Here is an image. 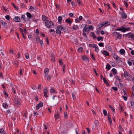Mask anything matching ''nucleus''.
<instances>
[{
    "instance_id": "58836bf2",
    "label": "nucleus",
    "mask_w": 134,
    "mask_h": 134,
    "mask_svg": "<svg viewBox=\"0 0 134 134\" xmlns=\"http://www.w3.org/2000/svg\"><path fill=\"white\" fill-rule=\"evenodd\" d=\"M109 107L111 108V110H112V111L113 112H115V109L111 106L110 105H109Z\"/></svg>"
},
{
    "instance_id": "6e6d98bb",
    "label": "nucleus",
    "mask_w": 134,
    "mask_h": 134,
    "mask_svg": "<svg viewBox=\"0 0 134 134\" xmlns=\"http://www.w3.org/2000/svg\"><path fill=\"white\" fill-rule=\"evenodd\" d=\"M59 62L61 65L63 64V62L61 59H60L59 60Z\"/></svg>"
},
{
    "instance_id": "bb28decb",
    "label": "nucleus",
    "mask_w": 134,
    "mask_h": 134,
    "mask_svg": "<svg viewBox=\"0 0 134 134\" xmlns=\"http://www.w3.org/2000/svg\"><path fill=\"white\" fill-rule=\"evenodd\" d=\"M103 54L105 55L108 56L109 55V53L106 51H103Z\"/></svg>"
},
{
    "instance_id": "a878e982",
    "label": "nucleus",
    "mask_w": 134,
    "mask_h": 134,
    "mask_svg": "<svg viewBox=\"0 0 134 134\" xmlns=\"http://www.w3.org/2000/svg\"><path fill=\"white\" fill-rule=\"evenodd\" d=\"M112 70L113 73L114 75H115L117 74V70L116 69L113 68Z\"/></svg>"
},
{
    "instance_id": "e433bc0d",
    "label": "nucleus",
    "mask_w": 134,
    "mask_h": 134,
    "mask_svg": "<svg viewBox=\"0 0 134 134\" xmlns=\"http://www.w3.org/2000/svg\"><path fill=\"white\" fill-rule=\"evenodd\" d=\"M131 96L132 100H134V91L132 92Z\"/></svg>"
},
{
    "instance_id": "9b49d317",
    "label": "nucleus",
    "mask_w": 134,
    "mask_h": 134,
    "mask_svg": "<svg viewBox=\"0 0 134 134\" xmlns=\"http://www.w3.org/2000/svg\"><path fill=\"white\" fill-rule=\"evenodd\" d=\"M14 20L16 22H20L21 21L20 18L18 16L15 17L14 19Z\"/></svg>"
},
{
    "instance_id": "20e7f679",
    "label": "nucleus",
    "mask_w": 134,
    "mask_h": 134,
    "mask_svg": "<svg viewBox=\"0 0 134 134\" xmlns=\"http://www.w3.org/2000/svg\"><path fill=\"white\" fill-rule=\"evenodd\" d=\"M126 36L134 40V34H132L131 32H129L126 35Z\"/></svg>"
},
{
    "instance_id": "69168bd1",
    "label": "nucleus",
    "mask_w": 134,
    "mask_h": 134,
    "mask_svg": "<svg viewBox=\"0 0 134 134\" xmlns=\"http://www.w3.org/2000/svg\"><path fill=\"white\" fill-rule=\"evenodd\" d=\"M40 43L41 46H42L43 45V42L42 41H40Z\"/></svg>"
},
{
    "instance_id": "5fc2aeb1",
    "label": "nucleus",
    "mask_w": 134,
    "mask_h": 134,
    "mask_svg": "<svg viewBox=\"0 0 134 134\" xmlns=\"http://www.w3.org/2000/svg\"><path fill=\"white\" fill-rule=\"evenodd\" d=\"M91 34L92 35L93 37L94 38H96V37L95 36V35L93 32H92Z\"/></svg>"
},
{
    "instance_id": "a19ab883",
    "label": "nucleus",
    "mask_w": 134,
    "mask_h": 134,
    "mask_svg": "<svg viewBox=\"0 0 134 134\" xmlns=\"http://www.w3.org/2000/svg\"><path fill=\"white\" fill-rule=\"evenodd\" d=\"M25 57L26 59H28L29 58V54L28 53H26L25 54Z\"/></svg>"
},
{
    "instance_id": "473e14b6",
    "label": "nucleus",
    "mask_w": 134,
    "mask_h": 134,
    "mask_svg": "<svg viewBox=\"0 0 134 134\" xmlns=\"http://www.w3.org/2000/svg\"><path fill=\"white\" fill-rule=\"evenodd\" d=\"M1 24L3 26H5L7 25V23L5 22H2L1 23Z\"/></svg>"
},
{
    "instance_id": "680f3d73",
    "label": "nucleus",
    "mask_w": 134,
    "mask_h": 134,
    "mask_svg": "<svg viewBox=\"0 0 134 134\" xmlns=\"http://www.w3.org/2000/svg\"><path fill=\"white\" fill-rule=\"evenodd\" d=\"M36 41L37 42H40V38L38 37L36 38Z\"/></svg>"
},
{
    "instance_id": "393cba45",
    "label": "nucleus",
    "mask_w": 134,
    "mask_h": 134,
    "mask_svg": "<svg viewBox=\"0 0 134 134\" xmlns=\"http://www.w3.org/2000/svg\"><path fill=\"white\" fill-rule=\"evenodd\" d=\"M103 37L101 36H99L97 38V40L99 41L100 40L103 41Z\"/></svg>"
},
{
    "instance_id": "3c124183",
    "label": "nucleus",
    "mask_w": 134,
    "mask_h": 134,
    "mask_svg": "<svg viewBox=\"0 0 134 134\" xmlns=\"http://www.w3.org/2000/svg\"><path fill=\"white\" fill-rule=\"evenodd\" d=\"M103 79L104 81V82L106 84L107 82H108L107 81L105 80V78L103 77Z\"/></svg>"
},
{
    "instance_id": "49530a36",
    "label": "nucleus",
    "mask_w": 134,
    "mask_h": 134,
    "mask_svg": "<svg viewBox=\"0 0 134 134\" xmlns=\"http://www.w3.org/2000/svg\"><path fill=\"white\" fill-rule=\"evenodd\" d=\"M111 88L115 91H116L118 90L117 88L116 87H113Z\"/></svg>"
},
{
    "instance_id": "1a4fd4ad",
    "label": "nucleus",
    "mask_w": 134,
    "mask_h": 134,
    "mask_svg": "<svg viewBox=\"0 0 134 134\" xmlns=\"http://www.w3.org/2000/svg\"><path fill=\"white\" fill-rule=\"evenodd\" d=\"M89 31V29L87 27V25H86L83 28V32H87L88 33Z\"/></svg>"
},
{
    "instance_id": "603ef678",
    "label": "nucleus",
    "mask_w": 134,
    "mask_h": 134,
    "mask_svg": "<svg viewBox=\"0 0 134 134\" xmlns=\"http://www.w3.org/2000/svg\"><path fill=\"white\" fill-rule=\"evenodd\" d=\"M119 31H122L123 32L124 29L123 26H122L121 28H119Z\"/></svg>"
},
{
    "instance_id": "4d7b16f0",
    "label": "nucleus",
    "mask_w": 134,
    "mask_h": 134,
    "mask_svg": "<svg viewBox=\"0 0 134 134\" xmlns=\"http://www.w3.org/2000/svg\"><path fill=\"white\" fill-rule=\"evenodd\" d=\"M3 9L5 10V12H7V11L8 9L6 8L4 6H3L2 7Z\"/></svg>"
},
{
    "instance_id": "7c9ffc66",
    "label": "nucleus",
    "mask_w": 134,
    "mask_h": 134,
    "mask_svg": "<svg viewBox=\"0 0 134 134\" xmlns=\"http://www.w3.org/2000/svg\"><path fill=\"white\" fill-rule=\"evenodd\" d=\"M50 92L52 93H54L55 92V90L53 88H51L50 89Z\"/></svg>"
},
{
    "instance_id": "ea45409f",
    "label": "nucleus",
    "mask_w": 134,
    "mask_h": 134,
    "mask_svg": "<svg viewBox=\"0 0 134 134\" xmlns=\"http://www.w3.org/2000/svg\"><path fill=\"white\" fill-rule=\"evenodd\" d=\"M51 60L52 61L54 62L55 61L54 57L52 55H51Z\"/></svg>"
},
{
    "instance_id": "37998d69",
    "label": "nucleus",
    "mask_w": 134,
    "mask_h": 134,
    "mask_svg": "<svg viewBox=\"0 0 134 134\" xmlns=\"http://www.w3.org/2000/svg\"><path fill=\"white\" fill-rule=\"evenodd\" d=\"M83 49V48L82 47L79 48L78 49V51L79 52H81Z\"/></svg>"
},
{
    "instance_id": "79ce46f5",
    "label": "nucleus",
    "mask_w": 134,
    "mask_h": 134,
    "mask_svg": "<svg viewBox=\"0 0 134 134\" xmlns=\"http://www.w3.org/2000/svg\"><path fill=\"white\" fill-rule=\"evenodd\" d=\"M99 46L100 47H103L104 44L103 43H100L98 44Z\"/></svg>"
},
{
    "instance_id": "774afa93",
    "label": "nucleus",
    "mask_w": 134,
    "mask_h": 134,
    "mask_svg": "<svg viewBox=\"0 0 134 134\" xmlns=\"http://www.w3.org/2000/svg\"><path fill=\"white\" fill-rule=\"evenodd\" d=\"M131 53L132 55H134V51L132 50L131 51Z\"/></svg>"
},
{
    "instance_id": "c756f323",
    "label": "nucleus",
    "mask_w": 134,
    "mask_h": 134,
    "mask_svg": "<svg viewBox=\"0 0 134 134\" xmlns=\"http://www.w3.org/2000/svg\"><path fill=\"white\" fill-rule=\"evenodd\" d=\"M94 48H95V51L96 52H97L99 50V49L98 46L97 45H96V47H94Z\"/></svg>"
},
{
    "instance_id": "5701e85b",
    "label": "nucleus",
    "mask_w": 134,
    "mask_h": 134,
    "mask_svg": "<svg viewBox=\"0 0 134 134\" xmlns=\"http://www.w3.org/2000/svg\"><path fill=\"white\" fill-rule=\"evenodd\" d=\"M58 22L60 23H61L62 22L61 21L62 20V17L60 16H59L58 18Z\"/></svg>"
},
{
    "instance_id": "412c9836",
    "label": "nucleus",
    "mask_w": 134,
    "mask_h": 134,
    "mask_svg": "<svg viewBox=\"0 0 134 134\" xmlns=\"http://www.w3.org/2000/svg\"><path fill=\"white\" fill-rule=\"evenodd\" d=\"M120 53L121 54H123L125 53V50L123 49H121L119 51Z\"/></svg>"
},
{
    "instance_id": "72a5a7b5",
    "label": "nucleus",
    "mask_w": 134,
    "mask_h": 134,
    "mask_svg": "<svg viewBox=\"0 0 134 134\" xmlns=\"http://www.w3.org/2000/svg\"><path fill=\"white\" fill-rule=\"evenodd\" d=\"M54 116L55 117L56 119H58L59 117V114L57 112V114L54 115Z\"/></svg>"
},
{
    "instance_id": "b1692460",
    "label": "nucleus",
    "mask_w": 134,
    "mask_h": 134,
    "mask_svg": "<svg viewBox=\"0 0 134 134\" xmlns=\"http://www.w3.org/2000/svg\"><path fill=\"white\" fill-rule=\"evenodd\" d=\"M65 22L66 23H68L70 25L72 23L71 21L69 19H66L65 20Z\"/></svg>"
},
{
    "instance_id": "4be33fe9",
    "label": "nucleus",
    "mask_w": 134,
    "mask_h": 134,
    "mask_svg": "<svg viewBox=\"0 0 134 134\" xmlns=\"http://www.w3.org/2000/svg\"><path fill=\"white\" fill-rule=\"evenodd\" d=\"M96 44H89L88 45V47H90L94 48V47H96Z\"/></svg>"
},
{
    "instance_id": "a211bd4d",
    "label": "nucleus",
    "mask_w": 134,
    "mask_h": 134,
    "mask_svg": "<svg viewBox=\"0 0 134 134\" xmlns=\"http://www.w3.org/2000/svg\"><path fill=\"white\" fill-rule=\"evenodd\" d=\"M14 103L15 105L19 106L20 105V101H14Z\"/></svg>"
},
{
    "instance_id": "f03ea898",
    "label": "nucleus",
    "mask_w": 134,
    "mask_h": 134,
    "mask_svg": "<svg viewBox=\"0 0 134 134\" xmlns=\"http://www.w3.org/2000/svg\"><path fill=\"white\" fill-rule=\"evenodd\" d=\"M124 75L126 80L129 81L132 78L131 76L126 71H124Z\"/></svg>"
},
{
    "instance_id": "864d4df0",
    "label": "nucleus",
    "mask_w": 134,
    "mask_h": 134,
    "mask_svg": "<svg viewBox=\"0 0 134 134\" xmlns=\"http://www.w3.org/2000/svg\"><path fill=\"white\" fill-rule=\"evenodd\" d=\"M32 89L33 90H36L37 89V87L36 86L34 85L32 87Z\"/></svg>"
},
{
    "instance_id": "423d86ee",
    "label": "nucleus",
    "mask_w": 134,
    "mask_h": 134,
    "mask_svg": "<svg viewBox=\"0 0 134 134\" xmlns=\"http://www.w3.org/2000/svg\"><path fill=\"white\" fill-rule=\"evenodd\" d=\"M120 14L121 15V16L122 18L124 19H125L127 18V15L126 13L124 12L123 10H122V12L120 13Z\"/></svg>"
},
{
    "instance_id": "ddd939ff",
    "label": "nucleus",
    "mask_w": 134,
    "mask_h": 134,
    "mask_svg": "<svg viewBox=\"0 0 134 134\" xmlns=\"http://www.w3.org/2000/svg\"><path fill=\"white\" fill-rule=\"evenodd\" d=\"M42 20L44 21V22L45 23L46 22V21L47 20H48V18L46 16H45L44 15H43L42 16Z\"/></svg>"
},
{
    "instance_id": "2eb2a0df",
    "label": "nucleus",
    "mask_w": 134,
    "mask_h": 134,
    "mask_svg": "<svg viewBox=\"0 0 134 134\" xmlns=\"http://www.w3.org/2000/svg\"><path fill=\"white\" fill-rule=\"evenodd\" d=\"M103 26H104L102 22L100 23L98 25L97 27L99 29H100Z\"/></svg>"
},
{
    "instance_id": "338daca9",
    "label": "nucleus",
    "mask_w": 134,
    "mask_h": 134,
    "mask_svg": "<svg viewBox=\"0 0 134 134\" xmlns=\"http://www.w3.org/2000/svg\"><path fill=\"white\" fill-rule=\"evenodd\" d=\"M4 94L5 98H7V97H8L7 94L5 92L4 93Z\"/></svg>"
},
{
    "instance_id": "6ab92c4d",
    "label": "nucleus",
    "mask_w": 134,
    "mask_h": 134,
    "mask_svg": "<svg viewBox=\"0 0 134 134\" xmlns=\"http://www.w3.org/2000/svg\"><path fill=\"white\" fill-rule=\"evenodd\" d=\"M26 14L27 16L29 18V19H30L31 18L32 16L30 13L29 12H27Z\"/></svg>"
},
{
    "instance_id": "e2e57ef3",
    "label": "nucleus",
    "mask_w": 134,
    "mask_h": 134,
    "mask_svg": "<svg viewBox=\"0 0 134 134\" xmlns=\"http://www.w3.org/2000/svg\"><path fill=\"white\" fill-rule=\"evenodd\" d=\"M122 97L125 100H127V98L126 97V96H122Z\"/></svg>"
},
{
    "instance_id": "8fccbe9b",
    "label": "nucleus",
    "mask_w": 134,
    "mask_h": 134,
    "mask_svg": "<svg viewBox=\"0 0 134 134\" xmlns=\"http://www.w3.org/2000/svg\"><path fill=\"white\" fill-rule=\"evenodd\" d=\"M72 98H73V100H74L76 99V97H75V94L73 93H72Z\"/></svg>"
},
{
    "instance_id": "aec40b11",
    "label": "nucleus",
    "mask_w": 134,
    "mask_h": 134,
    "mask_svg": "<svg viewBox=\"0 0 134 134\" xmlns=\"http://www.w3.org/2000/svg\"><path fill=\"white\" fill-rule=\"evenodd\" d=\"M123 29H124L123 32H125L126 31H129L130 29V28L129 27L125 28L124 27H123Z\"/></svg>"
},
{
    "instance_id": "c85d7f7f",
    "label": "nucleus",
    "mask_w": 134,
    "mask_h": 134,
    "mask_svg": "<svg viewBox=\"0 0 134 134\" xmlns=\"http://www.w3.org/2000/svg\"><path fill=\"white\" fill-rule=\"evenodd\" d=\"M56 32L58 34H60L61 33V32L59 29H57L56 31Z\"/></svg>"
},
{
    "instance_id": "2f4dec72",
    "label": "nucleus",
    "mask_w": 134,
    "mask_h": 134,
    "mask_svg": "<svg viewBox=\"0 0 134 134\" xmlns=\"http://www.w3.org/2000/svg\"><path fill=\"white\" fill-rule=\"evenodd\" d=\"M103 112L104 115L105 116H107V112L105 110H104L103 111Z\"/></svg>"
},
{
    "instance_id": "09e8293b",
    "label": "nucleus",
    "mask_w": 134,
    "mask_h": 134,
    "mask_svg": "<svg viewBox=\"0 0 134 134\" xmlns=\"http://www.w3.org/2000/svg\"><path fill=\"white\" fill-rule=\"evenodd\" d=\"M119 127L120 129V130L121 131H124V129H122V126L120 125H119Z\"/></svg>"
},
{
    "instance_id": "cd10ccee",
    "label": "nucleus",
    "mask_w": 134,
    "mask_h": 134,
    "mask_svg": "<svg viewBox=\"0 0 134 134\" xmlns=\"http://www.w3.org/2000/svg\"><path fill=\"white\" fill-rule=\"evenodd\" d=\"M82 59L83 60H85L86 61L87 60H88V58L87 57L85 56H83L82 57Z\"/></svg>"
},
{
    "instance_id": "0e129e2a",
    "label": "nucleus",
    "mask_w": 134,
    "mask_h": 134,
    "mask_svg": "<svg viewBox=\"0 0 134 134\" xmlns=\"http://www.w3.org/2000/svg\"><path fill=\"white\" fill-rule=\"evenodd\" d=\"M91 57L93 60H94L95 59V58H94V57L93 54H91Z\"/></svg>"
},
{
    "instance_id": "0eeeda50",
    "label": "nucleus",
    "mask_w": 134,
    "mask_h": 134,
    "mask_svg": "<svg viewBox=\"0 0 134 134\" xmlns=\"http://www.w3.org/2000/svg\"><path fill=\"white\" fill-rule=\"evenodd\" d=\"M113 57L115 60L118 61V62H120L121 60V58L116 55H114L113 56Z\"/></svg>"
},
{
    "instance_id": "f257e3e1",
    "label": "nucleus",
    "mask_w": 134,
    "mask_h": 134,
    "mask_svg": "<svg viewBox=\"0 0 134 134\" xmlns=\"http://www.w3.org/2000/svg\"><path fill=\"white\" fill-rule=\"evenodd\" d=\"M45 23L46 25L48 28H53L54 26L53 23L52 22L48 20L46 21Z\"/></svg>"
},
{
    "instance_id": "39448f33",
    "label": "nucleus",
    "mask_w": 134,
    "mask_h": 134,
    "mask_svg": "<svg viewBox=\"0 0 134 134\" xmlns=\"http://www.w3.org/2000/svg\"><path fill=\"white\" fill-rule=\"evenodd\" d=\"M43 106V103L42 102H40V103L38 104L36 106V110L40 108Z\"/></svg>"
},
{
    "instance_id": "bf43d9fd",
    "label": "nucleus",
    "mask_w": 134,
    "mask_h": 134,
    "mask_svg": "<svg viewBox=\"0 0 134 134\" xmlns=\"http://www.w3.org/2000/svg\"><path fill=\"white\" fill-rule=\"evenodd\" d=\"M115 79L118 80H120L121 79H119V77L118 76H116L115 77Z\"/></svg>"
},
{
    "instance_id": "de8ad7c7",
    "label": "nucleus",
    "mask_w": 134,
    "mask_h": 134,
    "mask_svg": "<svg viewBox=\"0 0 134 134\" xmlns=\"http://www.w3.org/2000/svg\"><path fill=\"white\" fill-rule=\"evenodd\" d=\"M21 18H22L23 20H25V16L24 15H22L21 16Z\"/></svg>"
},
{
    "instance_id": "4468645a",
    "label": "nucleus",
    "mask_w": 134,
    "mask_h": 134,
    "mask_svg": "<svg viewBox=\"0 0 134 134\" xmlns=\"http://www.w3.org/2000/svg\"><path fill=\"white\" fill-rule=\"evenodd\" d=\"M102 22L104 26L105 27L109 25L110 24V23L109 21H107L106 22H105V21H103Z\"/></svg>"
},
{
    "instance_id": "f3484780",
    "label": "nucleus",
    "mask_w": 134,
    "mask_h": 134,
    "mask_svg": "<svg viewBox=\"0 0 134 134\" xmlns=\"http://www.w3.org/2000/svg\"><path fill=\"white\" fill-rule=\"evenodd\" d=\"M108 119L109 120V122L110 123V124L111 125L112 124V121L111 120V118H110V116L109 114H108Z\"/></svg>"
},
{
    "instance_id": "f704fd0d",
    "label": "nucleus",
    "mask_w": 134,
    "mask_h": 134,
    "mask_svg": "<svg viewBox=\"0 0 134 134\" xmlns=\"http://www.w3.org/2000/svg\"><path fill=\"white\" fill-rule=\"evenodd\" d=\"M12 5L14 7V8L15 9L17 10H18V8L16 6L15 4L13 3H12Z\"/></svg>"
},
{
    "instance_id": "6e6552de",
    "label": "nucleus",
    "mask_w": 134,
    "mask_h": 134,
    "mask_svg": "<svg viewBox=\"0 0 134 134\" xmlns=\"http://www.w3.org/2000/svg\"><path fill=\"white\" fill-rule=\"evenodd\" d=\"M57 29L61 30H63L64 31L66 30V29L65 27H64L61 25H59L57 27Z\"/></svg>"
},
{
    "instance_id": "a18cd8bd",
    "label": "nucleus",
    "mask_w": 134,
    "mask_h": 134,
    "mask_svg": "<svg viewBox=\"0 0 134 134\" xmlns=\"http://www.w3.org/2000/svg\"><path fill=\"white\" fill-rule=\"evenodd\" d=\"M88 29H89V31L90 29H92V30L93 29V26L92 25H90L88 26Z\"/></svg>"
},
{
    "instance_id": "4c0bfd02",
    "label": "nucleus",
    "mask_w": 134,
    "mask_h": 134,
    "mask_svg": "<svg viewBox=\"0 0 134 134\" xmlns=\"http://www.w3.org/2000/svg\"><path fill=\"white\" fill-rule=\"evenodd\" d=\"M106 68L108 70H110V65L109 64H107L106 66Z\"/></svg>"
},
{
    "instance_id": "c03bdc74",
    "label": "nucleus",
    "mask_w": 134,
    "mask_h": 134,
    "mask_svg": "<svg viewBox=\"0 0 134 134\" xmlns=\"http://www.w3.org/2000/svg\"><path fill=\"white\" fill-rule=\"evenodd\" d=\"M5 19L7 20H9L10 19V16L9 15L5 16Z\"/></svg>"
},
{
    "instance_id": "dca6fc26",
    "label": "nucleus",
    "mask_w": 134,
    "mask_h": 134,
    "mask_svg": "<svg viewBox=\"0 0 134 134\" xmlns=\"http://www.w3.org/2000/svg\"><path fill=\"white\" fill-rule=\"evenodd\" d=\"M49 69L47 68H45L44 70V73L45 76L47 75L49 72Z\"/></svg>"
},
{
    "instance_id": "f8f14e48",
    "label": "nucleus",
    "mask_w": 134,
    "mask_h": 134,
    "mask_svg": "<svg viewBox=\"0 0 134 134\" xmlns=\"http://www.w3.org/2000/svg\"><path fill=\"white\" fill-rule=\"evenodd\" d=\"M44 91L43 92V93L44 95V96L45 97H48V96L47 95V94L48 93V90H47V88H44Z\"/></svg>"
},
{
    "instance_id": "052dcab7",
    "label": "nucleus",
    "mask_w": 134,
    "mask_h": 134,
    "mask_svg": "<svg viewBox=\"0 0 134 134\" xmlns=\"http://www.w3.org/2000/svg\"><path fill=\"white\" fill-rule=\"evenodd\" d=\"M19 29L21 33H23V32H24L23 29H22L21 28H19Z\"/></svg>"
},
{
    "instance_id": "13d9d810",
    "label": "nucleus",
    "mask_w": 134,
    "mask_h": 134,
    "mask_svg": "<svg viewBox=\"0 0 134 134\" xmlns=\"http://www.w3.org/2000/svg\"><path fill=\"white\" fill-rule=\"evenodd\" d=\"M128 64H129V65H130V66H131L132 65V62L130 61H128Z\"/></svg>"
},
{
    "instance_id": "c9c22d12",
    "label": "nucleus",
    "mask_w": 134,
    "mask_h": 134,
    "mask_svg": "<svg viewBox=\"0 0 134 134\" xmlns=\"http://www.w3.org/2000/svg\"><path fill=\"white\" fill-rule=\"evenodd\" d=\"M2 105L3 107L5 108H6L8 107V105L7 103H3Z\"/></svg>"
},
{
    "instance_id": "7ed1b4c3",
    "label": "nucleus",
    "mask_w": 134,
    "mask_h": 134,
    "mask_svg": "<svg viewBox=\"0 0 134 134\" xmlns=\"http://www.w3.org/2000/svg\"><path fill=\"white\" fill-rule=\"evenodd\" d=\"M112 35L116 38L119 39L121 38L122 36L119 33L116 32L113 33Z\"/></svg>"
},
{
    "instance_id": "9d476101",
    "label": "nucleus",
    "mask_w": 134,
    "mask_h": 134,
    "mask_svg": "<svg viewBox=\"0 0 134 134\" xmlns=\"http://www.w3.org/2000/svg\"><path fill=\"white\" fill-rule=\"evenodd\" d=\"M79 28L78 25H77L74 24L71 27V29L73 30H77Z\"/></svg>"
}]
</instances>
